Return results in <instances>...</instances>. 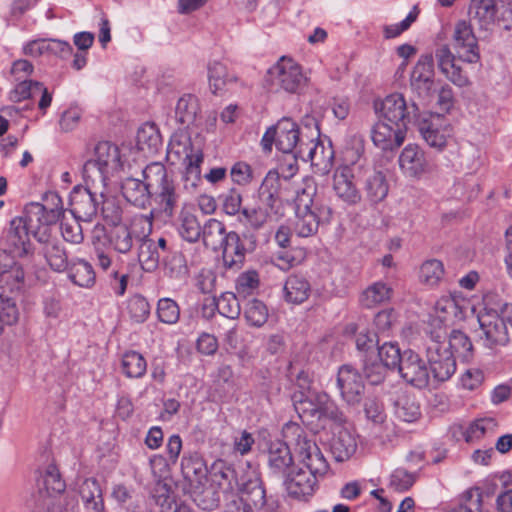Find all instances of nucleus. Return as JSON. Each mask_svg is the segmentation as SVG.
I'll list each match as a JSON object with an SVG mask.
<instances>
[{
    "label": "nucleus",
    "instance_id": "nucleus-25",
    "mask_svg": "<svg viewBox=\"0 0 512 512\" xmlns=\"http://www.w3.org/2000/svg\"><path fill=\"white\" fill-rule=\"evenodd\" d=\"M398 371L407 383L417 388H425L429 384L427 363L412 350L403 352V359Z\"/></svg>",
    "mask_w": 512,
    "mask_h": 512
},
{
    "label": "nucleus",
    "instance_id": "nucleus-9",
    "mask_svg": "<svg viewBox=\"0 0 512 512\" xmlns=\"http://www.w3.org/2000/svg\"><path fill=\"white\" fill-rule=\"evenodd\" d=\"M167 158L175 163L183 161L186 165L185 181L191 180V185L196 186L200 181V165L203 161L201 153H192V143L187 132L176 131L170 138L167 148Z\"/></svg>",
    "mask_w": 512,
    "mask_h": 512
},
{
    "label": "nucleus",
    "instance_id": "nucleus-61",
    "mask_svg": "<svg viewBox=\"0 0 512 512\" xmlns=\"http://www.w3.org/2000/svg\"><path fill=\"white\" fill-rule=\"evenodd\" d=\"M19 319V312L13 299L0 295V335L5 325H14Z\"/></svg>",
    "mask_w": 512,
    "mask_h": 512
},
{
    "label": "nucleus",
    "instance_id": "nucleus-62",
    "mask_svg": "<svg viewBox=\"0 0 512 512\" xmlns=\"http://www.w3.org/2000/svg\"><path fill=\"white\" fill-rule=\"evenodd\" d=\"M164 263L165 269L168 271L171 278L181 279L188 274L186 259L179 252H174L167 256Z\"/></svg>",
    "mask_w": 512,
    "mask_h": 512
},
{
    "label": "nucleus",
    "instance_id": "nucleus-53",
    "mask_svg": "<svg viewBox=\"0 0 512 512\" xmlns=\"http://www.w3.org/2000/svg\"><path fill=\"white\" fill-rule=\"evenodd\" d=\"M446 347L452 352L454 357L468 358L472 352V343L469 337L459 330H453L449 336Z\"/></svg>",
    "mask_w": 512,
    "mask_h": 512
},
{
    "label": "nucleus",
    "instance_id": "nucleus-59",
    "mask_svg": "<svg viewBox=\"0 0 512 512\" xmlns=\"http://www.w3.org/2000/svg\"><path fill=\"white\" fill-rule=\"evenodd\" d=\"M159 321L165 324H175L180 317V308L177 302L171 298H161L156 309Z\"/></svg>",
    "mask_w": 512,
    "mask_h": 512
},
{
    "label": "nucleus",
    "instance_id": "nucleus-5",
    "mask_svg": "<svg viewBox=\"0 0 512 512\" xmlns=\"http://www.w3.org/2000/svg\"><path fill=\"white\" fill-rule=\"evenodd\" d=\"M142 175L151 188V200L158 204L165 215L172 217L180 195L166 167L160 162H152L144 168Z\"/></svg>",
    "mask_w": 512,
    "mask_h": 512
},
{
    "label": "nucleus",
    "instance_id": "nucleus-51",
    "mask_svg": "<svg viewBox=\"0 0 512 512\" xmlns=\"http://www.w3.org/2000/svg\"><path fill=\"white\" fill-rule=\"evenodd\" d=\"M268 315L266 305L258 299H251L245 304L244 317L250 326L262 327L267 322Z\"/></svg>",
    "mask_w": 512,
    "mask_h": 512
},
{
    "label": "nucleus",
    "instance_id": "nucleus-1",
    "mask_svg": "<svg viewBox=\"0 0 512 512\" xmlns=\"http://www.w3.org/2000/svg\"><path fill=\"white\" fill-rule=\"evenodd\" d=\"M53 207L31 202L24 208L23 215L10 221L9 229L4 237L7 251L13 257H24L31 251L29 236L39 242H46L50 237L49 226L56 223L63 214L62 200L57 194H52Z\"/></svg>",
    "mask_w": 512,
    "mask_h": 512
},
{
    "label": "nucleus",
    "instance_id": "nucleus-17",
    "mask_svg": "<svg viewBox=\"0 0 512 512\" xmlns=\"http://www.w3.org/2000/svg\"><path fill=\"white\" fill-rule=\"evenodd\" d=\"M356 162L339 166L333 175V191L336 197L348 206H356L362 201L361 191L358 189L355 179Z\"/></svg>",
    "mask_w": 512,
    "mask_h": 512
},
{
    "label": "nucleus",
    "instance_id": "nucleus-32",
    "mask_svg": "<svg viewBox=\"0 0 512 512\" xmlns=\"http://www.w3.org/2000/svg\"><path fill=\"white\" fill-rule=\"evenodd\" d=\"M209 87L213 94L221 95L237 82V76L230 72L221 61H211L208 64Z\"/></svg>",
    "mask_w": 512,
    "mask_h": 512
},
{
    "label": "nucleus",
    "instance_id": "nucleus-42",
    "mask_svg": "<svg viewBox=\"0 0 512 512\" xmlns=\"http://www.w3.org/2000/svg\"><path fill=\"white\" fill-rule=\"evenodd\" d=\"M497 0H472L469 7V15L477 20L481 27L493 24L497 18Z\"/></svg>",
    "mask_w": 512,
    "mask_h": 512
},
{
    "label": "nucleus",
    "instance_id": "nucleus-43",
    "mask_svg": "<svg viewBox=\"0 0 512 512\" xmlns=\"http://www.w3.org/2000/svg\"><path fill=\"white\" fill-rule=\"evenodd\" d=\"M150 232L145 228L144 239L137 243L139 245L138 259L146 271H152L157 268L160 260V253L157 250L155 241L148 238Z\"/></svg>",
    "mask_w": 512,
    "mask_h": 512
},
{
    "label": "nucleus",
    "instance_id": "nucleus-41",
    "mask_svg": "<svg viewBox=\"0 0 512 512\" xmlns=\"http://www.w3.org/2000/svg\"><path fill=\"white\" fill-rule=\"evenodd\" d=\"M202 231L201 238L204 245L213 251L220 250V247L228 238L224 223L215 218L208 219L204 223Z\"/></svg>",
    "mask_w": 512,
    "mask_h": 512
},
{
    "label": "nucleus",
    "instance_id": "nucleus-14",
    "mask_svg": "<svg viewBox=\"0 0 512 512\" xmlns=\"http://www.w3.org/2000/svg\"><path fill=\"white\" fill-rule=\"evenodd\" d=\"M85 187H75L70 194L71 214L81 221H91L92 217L97 214L98 201L97 195L103 197L105 188L101 186H93L85 181Z\"/></svg>",
    "mask_w": 512,
    "mask_h": 512
},
{
    "label": "nucleus",
    "instance_id": "nucleus-29",
    "mask_svg": "<svg viewBox=\"0 0 512 512\" xmlns=\"http://www.w3.org/2000/svg\"><path fill=\"white\" fill-rule=\"evenodd\" d=\"M123 197L135 207L145 209L151 204V188L148 181L133 177L124 179L121 185Z\"/></svg>",
    "mask_w": 512,
    "mask_h": 512
},
{
    "label": "nucleus",
    "instance_id": "nucleus-13",
    "mask_svg": "<svg viewBox=\"0 0 512 512\" xmlns=\"http://www.w3.org/2000/svg\"><path fill=\"white\" fill-rule=\"evenodd\" d=\"M444 333L432 332V341L427 347V356L434 379L440 382L447 381L456 371V360L449 352L446 343L442 342Z\"/></svg>",
    "mask_w": 512,
    "mask_h": 512
},
{
    "label": "nucleus",
    "instance_id": "nucleus-50",
    "mask_svg": "<svg viewBox=\"0 0 512 512\" xmlns=\"http://www.w3.org/2000/svg\"><path fill=\"white\" fill-rule=\"evenodd\" d=\"M444 276V265L438 259H429L422 263L419 271L421 283L434 287L440 283Z\"/></svg>",
    "mask_w": 512,
    "mask_h": 512
},
{
    "label": "nucleus",
    "instance_id": "nucleus-36",
    "mask_svg": "<svg viewBox=\"0 0 512 512\" xmlns=\"http://www.w3.org/2000/svg\"><path fill=\"white\" fill-rule=\"evenodd\" d=\"M394 408L396 417L404 422L413 423L421 417V408L416 397L405 391L397 393Z\"/></svg>",
    "mask_w": 512,
    "mask_h": 512
},
{
    "label": "nucleus",
    "instance_id": "nucleus-23",
    "mask_svg": "<svg viewBox=\"0 0 512 512\" xmlns=\"http://www.w3.org/2000/svg\"><path fill=\"white\" fill-rule=\"evenodd\" d=\"M478 320L483 333L481 339L486 347L492 349L508 343L506 319L502 314L499 315L497 310H495V313L487 312L480 315Z\"/></svg>",
    "mask_w": 512,
    "mask_h": 512
},
{
    "label": "nucleus",
    "instance_id": "nucleus-47",
    "mask_svg": "<svg viewBox=\"0 0 512 512\" xmlns=\"http://www.w3.org/2000/svg\"><path fill=\"white\" fill-rule=\"evenodd\" d=\"M241 497H244L247 503L251 504V507L261 509L266 503V491L262 481L255 477L249 479L241 490Z\"/></svg>",
    "mask_w": 512,
    "mask_h": 512
},
{
    "label": "nucleus",
    "instance_id": "nucleus-7",
    "mask_svg": "<svg viewBox=\"0 0 512 512\" xmlns=\"http://www.w3.org/2000/svg\"><path fill=\"white\" fill-rule=\"evenodd\" d=\"M294 407L303 421L329 419L337 423L344 421V415L331 397L325 392L308 391L294 395Z\"/></svg>",
    "mask_w": 512,
    "mask_h": 512
},
{
    "label": "nucleus",
    "instance_id": "nucleus-33",
    "mask_svg": "<svg viewBox=\"0 0 512 512\" xmlns=\"http://www.w3.org/2000/svg\"><path fill=\"white\" fill-rule=\"evenodd\" d=\"M220 250H222V259L226 268H241L245 261L246 249L237 232H228V238Z\"/></svg>",
    "mask_w": 512,
    "mask_h": 512
},
{
    "label": "nucleus",
    "instance_id": "nucleus-2",
    "mask_svg": "<svg viewBox=\"0 0 512 512\" xmlns=\"http://www.w3.org/2000/svg\"><path fill=\"white\" fill-rule=\"evenodd\" d=\"M289 433L293 437L295 455L308 471L292 469L283 478V484L289 496L303 499L313 495L317 486V477L325 475L329 465L315 440L302 427L297 424L288 425L286 437H289Z\"/></svg>",
    "mask_w": 512,
    "mask_h": 512
},
{
    "label": "nucleus",
    "instance_id": "nucleus-49",
    "mask_svg": "<svg viewBox=\"0 0 512 512\" xmlns=\"http://www.w3.org/2000/svg\"><path fill=\"white\" fill-rule=\"evenodd\" d=\"M260 278L255 270L244 271L237 277L235 281L236 294L241 299L253 296L259 289Z\"/></svg>",
    "mask_w": 512,
    "mask_h": 512
},
{
    "label": "nucleus",
    "instance_id": "nucleus-54",
    "mask_svg": "<svg viewBox=\"0 0 512 512\" xmlns=\"http://www.w3.org/2000/svg\"><path fill=\"white\" fill-rule=\"evenodd\" d=\"M239 296L236 293H223L217 301L216 307L219 313L225 316L228 323L238 318L241 313Z\"/></svg>",
    "mask_w": 512,
    "mask_h": 512
},
{
    "label": "nucleus",
    "instance_id": "nucleus-63",
    "mask_svg": "<svg viewBox=\"0 0 512 512\" xmlns=\"http://www.w3.org/2000/svg\"><path fill=\"white\" fill-rule=\"evenodd\" d=\"M80 219L73 217L72 219H63L61 222V234L65 241L72 244H80L83 239V230Z\"/></svg>",
    "mask_w": 512,
    "mask_h": 512
},
{
    "label": "nucleus",
    "instance_id": "nucleus-31",
    "mask_svg": "<svg viewBox=\"0 0 512 512\" xmlns=\"http://www.w3.org/2000/svg\"><path fill=\"white\" fill-rule=\"evenodd\" d=\"M84 512H105L103 491L95 478H87L78 488Z\"/></svg>",
    "mask_w": 512,
    "mask_h": 512
},
{
    "label": "nucleus",
    "instance_id": "nucleus-44",
    "mask_svg": "<svg viewBox=\"0 0 512 512\" xmlns=\"http://www.w3.org/2000/svg\"><path fill=\"white\" fill-rule=\"evenodd\" d=\"M121 368L128 378H142L147 371V361L139 352L130 350L122 355Z\"/></svg>",
    "mask_w": 512,
    "mask_h": 512
},
{
    "label": "nucleus",
    "instance_id": "nucleus-39",
    "mask_svg": "<svg viewBox=\"0 0 512 512\" xmlns=\"http://www.w3.org/2000/svg\"><path fill=\"white\" fill-rule=\"evenodd\" d=\"M393 289L382 281L369 285L359 297V302L364 308H374L385 304L392 298Z\"/></svg>",
    "mask_w": 512,
    "mask_h": 512
},
{
    "label": "nucleus",
    "instance_id": "nucleus-6",
    "mask_svg": "<svg viewBox=\"0 0 512 512\" xmlns=\"http://www.w3.org/2000/svg\"><path fill=\"white\" fill-rule=\"evenodd\" d=\"M122 167L119 148L107 141L95 147L94 158L83 166V177L93 186L105 188L109 178Z\"/></svg>",
    "mask_w": 512,
    "mask_h": 512
},
{
    "label": "nucleus",
    "instance_id": "nucleus-3",
    "mask_svg": "<svg viewBox=\"0 0 512 512\" xmlns=\"http://www.w3.org/2000/svg\"><path fill=\"white\" fill-rule=\"evenodd\" d=\"M252 206H245L242 225L252 231H259L267 225L277 223L284 216L281 198V180L277 170H270L253 195Z\"/></svg>",
    "mask_w": 512,
    "mask_h": 512
},
{
    "label": "nucleus",
    "instance_id": "nucleus-35",
    "mask_svg": "<svg viewBox=\"0 0 512 512\" xmlns=\"http://www.w3.org/2000/svg\"><path fill=\"white\" fill-rule=\"evenodd\" d=\"M209 474L211 481L223 492H232L238 486L235 470L222 459L212 463Z\"/></svg>",
    "mask_w": 512,
    "mask_h": 512
},
{
    "label": "nucleus",
    "instance_id": "nucleus-38",
    "mask_svg": "<svg viewBox=\"0 0 512 512\" xmlns=\"http://www.w3.org/2000/svg\"><path fill=\"white\" fill-rule=\"evenodd\" d=\"M363 189L367 200L371 204H377L384 200L388 194L389 186L385 175L380 171H369L364 180Z\"/></svg>",
    "mask_w": 512,
    "mask_h": 512
},
{
    "label": "nucleus",
    "instance_id": "nucleus-37",
    "mask_svg": "<svg viewBox=\"0 0 512 512\" xmlns=\"http://www.w3.org/2000/svg\"><path fill=\"white\" fill-rule=\"evenodd\" d=\"M283 290L287 302L301 304L308 299L311 293V285L302 275H290L285 281Z\"/></svg>",
    "mask_w": 512,
    "mask_h": 512
},
{
    "label": "nucleus",
    "instance_id": "nucleus-26",
    "mask_svg": "<svg viewBox=\"0 0 512 512\" xmlns=\"http://www.w3.org/2000/svg\"><path fill=\"white\" fill-rule=\"evenodd\" d=\"M406 132L407 129L379 118L371 128V139L381 150H394L403 144Z\"/></svg>",
    "mask_w": 512,
    "mask_h": 512
},
{
    "label": "nucleus",
    "instance_id": "nucleus-21",
    "mask_svg": "<svg viewBox=\"0 0 512 512\" xmlns=\"http://www.w3.org/2000/svg\"><path fill=\"white\" fill-rule=\"evenodd\" d=\"M337 388L343 401L349 405L359 404L365 391L362 375L349 364L338 369L336 378Z\"/></svg>",
    "mask_w": 512,
    "mask_h": 512
},
{
    "label": "nucleus",
    "instance_id": "nucleus-8",
    "mask_svg": "<svg viewBox=\"0 0 512 512\" xmlns=\"http://www.w3.org/2000/svg\"><path fill=\"white\" fill-rule=\"evenodd\" d=\"M153 213L135 216L129 223L112 225L107 231L109 246L117 253L127 254L145 236V228L152 230Z\"/></svg>",
    "mask_w": 512,
    "mask_h": 512
},
{
    "label": "nucleus",
    "instance_id": "nucleus-48",
    "mask_svg": "<svg viewBox=\"0 0 512 512\" xmlns=\"http://www.w3.org/2000/svg\"><path fill=\"white\" fill-rule=\"evenodd\" d=\"M43 243L45 244L43 253L51 269L57 272L66 270L68 258L65 250L57 242L49 241V237Z\"/></svg>",
    "mask_w": 512,
    "mask_h": 512
},
{
    "label": "nucleus",
    "instance_id": "nucleus-45",
    "mask_svg": "<svg viewBox=\"0 0 512 512\" xmlns=\"http://www.w3.org/2000/svg\"><path fill=\"white\" fill-rule=\"evenodd\" d=\"M71 281L80 287H91L95 283L96 275L92 265L82 259L74 261L68 268Z\"/></svg>",
    "mask_w": 512,
    "mask_h": 512
},
{
    "label": "nucleus",
    "instance_id": "nucleus-4",
    "mask_svg": "<svg viewBox=\"0 0 512 512\" xmlns=\"http://www.w3.org/2000/svg\"><path fill=\"white\" fill-rule=\"evenodd\" d=\"M317 189L313 178H305L303 187L296 192L293 231L298 237L314 236L321 224L331 220L332 210L322 202Z\"/></svg>",
    "mask_w": 512,
    "mask_h": 512
},
{
    "label": "nucleus",
    "instance_id": "nucleus-12",
    "mask_svg": "<svg viewBox=\"0 0 512 512\" xmlns=\"http://www.w3.org/2000/svg\"><path fill=\"white\" fill-rule=\"evenodd\" d=\"M275 90L295 93L305 83L301 66L290 57L282 56L276 64L268 70V79Z\"/></svg>",
    "mask_w": 512,
    "mask_h": 512
},
{
    "label": "nucleus",
    "instance_id": "nucleus-15",
    "mask_svg": "<svg viewBox=\"0 0 512 512\" xmlns=\"http://www.w3.org/2000/svg\"><path fill=\"white\" fill-rule=\"evenodd\" d=\"M452 46L458 59L475 64L480 61L478 39L470 22L459 20L455 23L452 32Z\"/></svg>",
    "mask_w": 512,
    "mask_h": 512
},
{
    "label": "nucleus",
    "instance_id": "nucleus-20",
    "mask_svg": "<svg viewBox=\"0 0 512 512\" xmlns=\"http://www.w3.org/2000/svg\"><path fill=\"white\" fill-rule=\"evenodd\" d=\"M398 164L403 175L414 180H419L433 171L425 152L416 144H408L403 148Z\"/></svg>",
    "mask_w": 512,
    "mask_h": 512
},
{
    "label": "nucleus",
    "instance_id": "nucleus-22",
    "mask_svg": "<svg viewBox=\"0 0 512 512\" xmlns=\"http://www.w3.org/2000/svg\"><path fill=\"white\" fill-rule=\"evenodd\" d=\"M297 153L303 161H309L315 168V172L326 175L333 166L334 151L331 146H325L320 141L313 139L301 142Z\"/></svg>",
    "mask_w": 512,
    "mask_h": 512
},
{
    "label": "nucleus",
    "instance_id": "nucleus-18",
    "mask_svg": "<svg viewBox=\"0 0 512 512\" xmlns=\"http://www.w3.org/2000/svg\"><path fill=\"white\" fill-rule=\"evenodd\" d=\"M418 130L424 141L432 148L442 150L452 134L448 120L440 114H429L418 121Z\"/></svg>",
    "mask_w": 512,
    "mask_h": 512
},
{
    "label": "nucleus",
    "instance_id": "nucleus-56",
    "mask_svg": "<svg viewBox=\"0 0 512 512\" xmlns=\"http://www.w3.org/2000/svg\"><path fill=\"white\" fill-rule=\"evenodd\" d=\"M378 356L382 364L392 370H398L403 354L397 343L385 342L378 347Z\"/></svg>",
    "mask_w": 512,
    "mask_h": 512
},
{
    "label": "nucleus",
    "instance_id": "nucleus-27",
    "mask_svg": "<svg viewBox=\"0 0 512 512\" xmlns=\"http://www.w3.org/2000/svg\"><path fill=\"white\" fill-rule=\"evenodd\" d=\"M267 463L270 473L284 478L293 469V456L289 446L281 441L271 442L267 451Z\"/></svg>",
    "mask_w": 512,
    "mask_h": 512
},
{
    "label": "nucleus",
    "instance_id": "nucleus-40",
    "mask_svg": "<svg viewBox=\"0 0 512 512\" xmlns=\"http://www.w3.org/2000/svg\"><path fill=\"white\" fill-rule=\"evenodd\" d=\"M357 449L354 435L345 428H341L331 442V452L338 462L348 460Z\"/></svg>",
    "mask_w": 512,
    "mask_h": 512
},
{
    "label": "nucleus",
    "instance_id": "nucleus-28",
    "mask_svg": "<svg viewBox=\"0 0 512 512\" xmlns=\"http://www.w3.org/2000/svg\"><path fill=\"white\" fill-rule=\"evenodd\" d=\"M181 470L184 478L191 486L198 489L207 481L208 469L205 461L198 452H185L181 460Z\"/></svg>",
    "mask_w": 512,
    "mask_h": 512
},
{
    "label": "nucleus",
    "instance_id": "nucleus-57",
    "mask_svg": "<svg viewBox=\"0 0 512 512\" xmlns=\"http://www.w3.org/2000/svg\"><path fill=\"white\" fill-rule=\"evenodd\" d=\"M40 485L49 495L61 494L64 492L66 485L62 480L58 468L54 464H49L42 476Z\"/></svg>",
    "mask_w": 512,
    "mask_h": 512
},
{
    "label": "nucleus",
    "instance_id": "nucleus-58",
    "mask_svg": "<svg viewBox=\"0 0 512 512\" xmlns=\"http://www.w3.org/2000/svg\"><path fill=\"white\" fill-rule=\"evenodd\" d=\"M243 197L237 189H230L222 196V209L226 215L237 216L239 223L242 224V213L245 207L242 206Z\"/></svg>",
    "mask_w": 512,
    "mask_h": 512
},
{
    "label": "nucleus",
    "instance_id": "nucleus-34",
    "mask_svg": "<svg viewBox=\"0 0 512 512\" xmlns=\"http://www.w3.org/2000/svg\"><path fill=\"white\" fill-rule=\"evenodd\" d=\"M96 265L103 272L107 273L110 286L114 293L118 296L124 295L128 284V274L120 273L118 269L112 267L111 257L102 250L96 252Z\"/></svg>",
    "mask_w": 512,
    "mask_h": 512
},
{
    "label": "nucleus",
    "instance_id": "nucleus-16",
    "mask_svg": "<svg viewBox=\"0 0 512 512\" xmlns=\"http://www.w3.org/2000/svg\"><path fill=\"white\" fill-rule=\"evenodd\" d=\"M434 56L422 54L416 62L410 77V86L417 95L430 100L435 91Z\"/></svg>",
    "mask_w": 512,
    "mask_h": 512
},
{
    "label": "nucleus",
    "instance_id": "nucleus-60",
    "mask_svg": "<svg viewBox=\"0 0 512 512\" xmlns=\"http://www.w3.org/2000/svg\"><path fill=\"white\" fill-rule=\"evenodd\" d=\"M130 318L136 323H143L150 315V305L141 295L132 296L127 303Z\"/></svg>",
    "mask_w": 512,
    "mask_h": 512
},
{
    "label": "nucleus",
    "instance_id": "nucleus-19",
    "mask_svg": "<svg viewBox=\"0 0 512 512\" xmlns=\"http://www.w3.org/2000/svg\"><path fill=\"white\" fill-rule=\"evenodd\" d=\"M464 317V310L455 298L442 297L435 303L433 313L429 316L428 325L432 328L429 333L432 336V332L441 331L445 338V328Z\"/></svg>",
    "mask_w": 512,
    "mask_h": 512
},
{
    "label": "nucleus",
    "instance_id": "nucleus-64",
    "mask_svg": "<svg viewBox=\"0 0 512 512\" xmlns=\"http://www.w3.org/2000/svg\"><path fill=\"white\" fill-rule=\"evenodd\" d=\"M137 142L141 149L144 146L156 148L160 142V135L154 124H145L137 132Z\"/></svg>",
    "mask_w": 512,
    "mask_h": 512
},
{
    "label": "nucleus",
    "instance_id": "nucleus-55",
    "mask_svg": "<svg viewBox=\"0 0 512 512\" xmlns=\"http://www.w3.org/2000/svg\"><path fill=\"white\" fill-rule=\"evenodd\" d=\"M416 479L417 473L399 467L390 474L388 487L396 492H405L414 485Z\"/></svg>",
    "mask_w": 512,
    "mask_h": 512
},
{
    "label": "nucleus",
    "instance_id": "nucleus-24",
    "mask_svg": "<svg viewBox=\"0 0 512 512\" xmlns=\"http://www.w3.org/2000/svg\"><path fill=\"white\" fill-rule=\"evenodd\" d=\"M435 59L439 71L454 85L464 88L471 85L469 76L457 64V58L449 45L442 44L435 50Z\"/></svg>",
    "mask_w": 512,
    "mask_h": 512
},
{
    "label": "nucleus",
    "instance_id": "nucleus-30",
    "mask_svg": "<svg viewBox=\"0 0 512 512\" xmlns=\"http://www.w3.org/2000/svg\"><path fill=\"white\" fill-rule=\"evenodd\" d=\"M179 235L187 242L195 243L201 239L202 228L196 210L192 206H183L176 219Z\"/></svg>",
    "mask_w": 512,
    "mask_h": 512
},
{
    "label": "nucleus",
    "instance_id": "nucleus-10",
    "mask_svg": "<svg viewBox=\"0 0 512 512\" xmlns=\"http://www.w3.org/2000/svg\"><path fill=\"white\" fill-rule=\"evenodd\" d=\"M301 142L304 141L297 123L290 118H282L266 130L261 139V146L265 152H271L275 144L279 151L290 154L297 150Z\"/></svg>",
    "mask_w": 512,
    "mask_h": 512
},
{
    "label": "nucleus",
    "instance_id": "nucleus-52",
    "mask_svg": "<svg viewBox=\"0 0 512 512\" xmlns=\"http://www.w3.org/2000/svg\"><path fill=\"white\" fill-rule=\"evenodd\" d=\"M496 422L492 418H483L471 422L463 431L462 435L467 443H473L487 433L493 432Z\"/></svg>",
    "mask_w": 512,
    "mask_h": 512
},
{
    "label": "nucleus",
    "instance_id": "nucleus-11",
    "mask_svg": "<svg viewBox=\"0 0 512 512\" xmlns=\"http://www.w3.org/2000/svg\"><path fill=\"white\" fill-rule=\"evenodd\" d=\"M378 117L407 129L408 124L419 115V107L413 101L408 103L401 93H392L375 103Z\"/></svg>",
    "mask_w": 512,
    "mask_h": 512
},
{
    "label": "nucleus",
    "instance_id": "nucleus-46",
    "mask_svg": "<svg viewBox=\"0 0 512 512\" xmlns=\"http://www.w3.org/2000/svg\"><path fill=\"white\" fill-rule=\"evenodd\" d=\"M198 110L197 99L192 95H185L176 104L175 118L180 124L188 127L194 123Z\"/></svg>",
    "mask_w": 512,
    "mask_h": 512
}]
</instances>
